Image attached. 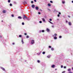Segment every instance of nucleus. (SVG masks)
<instances>
[{
    "label": "nucleus",
    "instance_id": "obj_1",
    "mask_svg": "<svg viewBox=\"0 0 73 73\" xmlns=\"http://www.w3.org/2000/svg\"><path fill=\"white\" fill-rule=\"evenodd\" d=\"M24 17H23V19H27V17L25 15H23Z\"/></svg>",
    "mask_w": 73,
    "mask_h": 73
},
{
    "label": "nucleus",
    "instance_id": "obj_2",
    "mask_svg": "<svg viewBox=\"0 0 73 73\" xmlns=\"http://www.w3.org/2000/svg\"><path fill=\"white\" fill-rule=\"evenodd\" d=\"M35 43V40H32L31 41V44H33Z\"/></svg>",
    "mask_w": 73,
    "mask_h": 73
},
{
    "label": "nucleus",
    "instance_id": "obj_3",
    "mask_svg": "<svg viewBox=\"0 0 73 73\" xmlns=\"http://www.w3.org/2000/svg\"><path fill=\"white\" fill-rule=\"evenodd\" d=\"M35 9H36V10H37V11L38 10L39 8H38V7H35Z\"/></svg>",
    "mask_w": 73,
    "mask_h": 73
},
{
    "label": "nucleus",
    "instance_id": "obj_4",
    "mask_svg": "<svg viewBox=\"0 0 73 73\" xmlns=\"http://www.w3.org/2000/svg\"><path fill=\"white\" fill-rule=\"evenodd\" d=\"M46 31H47L48 32H49L50 31V30H49V29L47 28L46 29Z\"/></svg>",
    "mask_w": 73,
    "mask_h": 73
},
{
    "label": "nucleus",
    "instance_id": "obj_5",
    "mask_svg": "<svg viewBox=\"0 0 73 73\" xmlns=\"http://www.w3.org/2000/svg\"><path fill=\"white\" fill-rule=\"evenodd\" d=\"M35 5H32V8H35Z\"/></svg>",
    "mask_w": 73,
    "mask_h": 73
},
{
    "label": "nucleus",
    "instance_id": "obj_6",
    "mask_svg": "<svg viewBox=\"0 0 73 73\" xmlns=\"http://www.w3.org/2000/svg\"><path fill=\"white\" fill-rule=\"evenodd\" d=\"M18 19H22V17H21L20 16L18 17Z\"/></svg>",
    "mask_w": 73,
    "mask_h": 73
},
{
    "label": "nucleus",
    "instance_id": "obj_7",
    "mask_svg": "<svg viewBox=\"0 0 73 73\" xmlns=\"http://www.w3.org/2000/svg\"><path fill=\"white\" fill-rule=\"evenodd\" d=\"M42 20L43 21H44V22H45V19H44V18L42 19Z\"/></svg>",
    "mask_w": 73,
    "mask_h": 73
},
{
    "label": "nucleus",
    "instance_id": "obj_8",
    "mask_svg": "<svg viewBox=\"0 0 73 73\" xmlns=\"http://www.w3.org/2000/svg\"><path fill=\"white\" fill-rule=\"evenodd\" d=\"M57 37L56 36H55L54 37V39L55 40H56V39H57Z\"/></svg>",
    "mask_w": 73,
    "mask_h": 73
},
{
    "label": "nucleus",
    "instance_id": "obj_9",
    "mask_svg": "<svg viewBox=\"0 0 73 73\" xmlns=\"http://www.w3.org/2000/svg\"><path fill=\"white\" fill-rule=\"evenodd\" d=\"M1 68L2 69V70H3L5 71V69H4V68L3 67H1Z\"/></svg>",
    "mask_w": 73,
    "mask_h": 73
},
{
    "label": "nucleus",
    "instance_id": "obj_10",
    "mask_svg": "<svg viewBox=\"0 0 73 73\" xmlns=\"http://www.w3.org/2000/svg\"><path fill=\"white\" fill-rule=\"evenodd\" d=\"M54 66H55L54 65H53L52 66V68H54Z\"/></svg>",
    "mask_w": 73,
    "mask_h": 73
},
{
    "label": "nucleus",
    "instance_id": "obj_11",
    "mask_svg": "<svg viewBox=\"0 0 73 73\" xmlns=\"http://www.w3.org/2000/svg\"><path fill=\"white\" fill-rule=\"evenodd\" d=\"M48 6H49V7H50V6H51V5H50V4H49V3H48Z\"/></svg>",
    "mask_w": 73,
    "mask_h": 73
},
{
    "label": "nucleus",
    "instance_id": "obj_12",
    "mask_svg": "<svg viewBox=\"0 0 73 73\" xmlns=\"http://www.w3.org/2000/svg\"><path fill=\"white\" fill-rule=\"evenodd\" d=\"M68 72H70V71L71 70L70 69H68Z\"/></svg>",
    "mask_w": 73,
    "mask_h": 73
},
{
    "label": "nucleus",
    "instance_id": "obj_13",
    "mask_svg": "<svg viewBox=\"0 0 73 73\" xmlns=\"http://www.w3.org/2000/svg\"><path fill=\"white\" fill-rule=\"evenodd\" d=\"M69 25H71V23H70V22H69Z\"/></svg>",
    "mask_w": 73,
    "mask_h": 73
},
{
    "label": "nucleus",
    "instance_id": "obj_14",
    "mask_svg": "<svg viewBox=\"0 0 73 73\" xmlns=\"http://www.w3.org/2000/svg\"><path fill=\"white\" fill-rule=\"evenodd\" d=\"M22 42L23 44H24V41H23V39H22Z\"/></svg>",
    "mask_w": 73,
    "mask_h": 73
},
{
    "label": "nucleus",
    "instance_id": "obj_15",
    "mask_svg": "<svg viewBox=\"0 0 73 73\" xmlns=\"http://www.w3.org/2000/svg\"><path fill=\"white\" fill-rule=\"evenodd\" d=\"M49 21V23H50L51 24H53V23H52V22H50V21Z\"/></svg>",
    "mask_w": 73,
    "mask_h": 73
},
{
    "label": "nucleus",
    "instance_id": "obj_16",
    "mask_svg": "<svg viewBox=\"0 0 73 73\" xmlns=\"http://www.w3.org/2000/svg\"><path fill=\"white\" fill-rule=\"evenodd\" d=\"M45 52H42V54H45Z\"/></svg>",
    "mask_w": 73,
    "mask_h": 73
},
{
    "label": "nucleus",
    "instance_id": "obj_17",
    "mask_svg": "<svg viewBox=\"0 0 73 73\" xmlns=\"http://www.w3.org/2000/svg\"><path fill=\"white\" fill-rule=\"evenodd\" d=\"M10 5L11 6V7H12V4L11 3H10Z\"/></svg>",
    "mask_w": 73,
    "mask_h": 73
},
{
    "label": "nucleus",
    "instance_id": "obj_18",
    "mask_svg": "<svg viewBox=\"0 0 73 73\" xmlns=\"http://www.w3.org/2000/svg\"><path fill=\"white\" fill-rule=\"evenodd\" d=\"M3 13H5V10H3Z\"/></svg>",
    "mask_w": 73,
    "mask_h": 73
},
{
    "label": "nucleus",
    "instance_id": "obj_19",
    "mask_svg": "<svg viewBox=\"0 0 73 73\" xmlns=\"http://www.w3.org/2000/svg\"><path fill=\"white\" fill-rule=\"evenodd\" d=\"M8 2L9 3H10V2H11V0H8Z\"/></svg>",
    "mask_w": 73,
    "mask_h": 73
},
{
    "label": "nucleus",
    "instance_id": "obj_20",
    "mask_svg": "<svg viewBox=\"0 0 73 73\" xmlns=\"http://www.w3.org/2000/svg\"><path fill=\"white\" fill-rule=\"evenodd\" d=\"M61 68H63V65H61Z\"/></svg>",
    "mask_w": 73,
    "mask_h": 73
},
{
    "label": "nucleus",
    "instance_id": "obj_21",
    "mask_svg": "<svg viewBox=\"0 0 73 73\" xmlns=\"http://www.w3.org/2000/svg\"><path fill=\"white\" fill-rule=\"evenodd\" d=\"M26 19H27V20H29V18H28L27 17V18H26Z\"/></svg>",
    "mask_w": 73,
    "mask_h": 73
},
{
    "label": "nucleus",
    "instance_id": "obj_22",
    "mask_svg": "<svg viewBox=\"0 0 73 73\" xmlns=\"http://www.w3.org/2000/svg\"><path fill=\"white\" fill-rule=\"evenodd\" d=\"M22 25H24V23L23 22L22 23Z\"/></svg>",
    "mask_w": 73,
    "mask_h": 73
},
{
    "label": "nucleus",
    "instance_id": "obj_23",
    "mask_svg": "<svg viewBox=\"0 0 73 73\" xmlns=\"http://www.w3.org/2000/svg\"><path fill=\"white\" fill-rule=\"evenodd\" d=\"M21 36H22V35H19V37H21Z\"/></svg>",
    "mask_w": 73,
    "mask_h": 73
},
{
    "label": "nucleus",
    "instance_id": "obj_24",
    "mask_svg": "<svg viewBox=\"0 0 73 73\" xmlns=\"http://www.w3.org/2000/svg\"><path fill=\"white\" fill-rule=\"evenodd\" d=\"M57 34H55L54 35L55 36H57Z\"/></svg>",
    "mask_w": 73,
    "mask_h": 73
},
{
    "label": "nucleus",
    "instance_id": "obj_25",
    "mask_svg": "<svg viewBox=\"0 0 73 73\" xmlns=\"http://www.w3.org/2000/svg\"><path fill=\"white\" fill-rule=\"evenodd\" d=\"M62 3L63 4H64V3H65V1H62Z\"/></svg>",
    "mask_w": 73,
    "mask_h": 73
},
{
    "label": "nucleus",
    "instance_id": "obj_26",
    "mask_svg": "<svg viewBox=\"0 0 73 73\" xmlns=\"http://www.w3.org/2000/svg\"><path fill=\"white\" fill-rule=\"evenodd\" d=\"M49 48H51V46H49Z\"/></svg>",
    "mask_w": 73,
    "mask_h": 73
},
{
    "label": "nucleus",
    "instance_id": "obj_27",
    "mask_svg": "<svg viewBox=\"0 0 73 73\" xmlns=\"http://www.w3.org/2000/svg\"><path fill=\"white\" fill-rule=\"evenodd\" d=\"M50 3H53V1H50Z\"/></svg>",
    "mask_w": 73,
    "mask_h": 73
},
{
    "label": "nucleus",
    "instance_id": "obj_28",
    "mask_svg": "<svg viewBox=\"0 0 73 73\" xmlns=\"http://www.w3.org/2000/svg\"><path fill=\"white\" fill-rule=\"evenodd\" d=\"M62 36H59V38H62Z\"/></svg>",
    "mask_w": 73,
    "mask_h": 73
},
{
    "label": "nucleus",
    "instance_id": "obj_29",
    "mask_svg": "<svg viewBox=\"0 0 73 73\" xmlns=\"http://www.w3.org/2000/svg\"><path fill=\"white\" fill-rule=\"evenodd\" d=\"M65 73V71H63V72H62V73Z\"/></svg>",
    "mask_w": 73,
    "mask_h": 73
},
{
    "label": "nucleus",
    "instance_id": "obj_30",
    "mask_svg": "<svg viewBox=\"0 0 73 73\" xmlns=\"http://www.w3.org/2000/svg\"><path fill=\"white\" fill-rule=\"evenodd\" d=\"M64 69H66V66H64Z\"/></svg>",
    "mask_w": 73,
    "mask_h": 73
},
{
    "label": "nucleus",
    "instance_id": "obj_31",
    "mask_svg": "<svg viewBox=\"0 0 73 73\" xmlns=\"http://www.w3.org/2000/svg\"><path fill=\"white\" fill-rule=\"evenodd\" d=\"M40 11H41V12L42 11V10L41 9H40Z\"/></svg>",
    "mask_w": 73,
    "mask_h": 73
},
{
    "label": "nucleus",
    "instance_id": "obj_32",
    "mask_svg": "<svg viewBox=\"0 0 73 73\" xmlns=\"http://www.w3.org/2000/svg\"><path fill=\"white\" fill-rule=\"evenodd\" d=\"M39 23H42V21H39Z\"/></svg>",
    "mask_w": 73,
    "mask_h": 73
},
{
    "label": "nucleus",
    "instance_id": "obj_33",
    "mask_svg": "<svg viewBox=\"0 0 73 73\" xmlns=\"http://www.w3.org/2000/svg\"><path fill=\"white\" fill-rule=\"evenodd\" d=\"M42 32H45V31H44V30H43L42 31Z\"/></svg>",
    "mask_w": 73,
    "mask_h": 73
},
{
    "label": "nucleus",
    "instance_id": "obj_34",
    "mask_svg": "<svg viewBox=\"0 0 73 73\" xmlns=\"http://www.w3.org/2000/svg\"><path fill=\"white\" fill-rule=\"evenodd\" d=\"M47 57H48V58H50V56H48Z\"/></svg>",
    "mask_w": 73,
    "mask_h": 73
},
{
    "label": "nucleus",
    "instance_id": "obj_35",
    "mask_svg": "<svg viewBox=\"0 0 73 73\" xmlns=\"http://www.w3.org/2000/svg\"><path fill=\"white\" fill-rule=\"evenodd\" d=\"M38 14H39V15H40L41 14V13H40V12H38Z\"/></svg>",
    "mask_w": 73,
    "mask_h": 73
},
{
    "label": "nucleus",
    "instance_id": "obj_36",
    "mask_svg": "<svg viewBox=\"0 0 73 73\" xmlns=\"http://www.w3.org/2000/svg\"><path fill=\"white\" fill-rule=\"evenodd\" d=\"M50 21H52V19H50Z\"/></svg>",
    "mask_w": 73,
    "mask_h": 73
},
{
    "label": "nucleus",
    "instance_id": "obj_37",
    "mask_svg": "<svg viewBox=\"0 0 73 73\" xmlns=\"http://www.w3.org/2000/svg\"><path fill=\"white\" fill-rule=\"evenodd\" d=\"M31 3H32V4H33V1H31Z\"/></svg>",
    "mask_w": 73,
    "mask_h": 73
},
{
    "label": "nucleus",
    "instance_id": "obj_38",
    "mask_svg": "<svg viewBox=\"0 0 73 73\" xmlns=\"http://www.w3.org/2000/svg\"><path fill=\"white\" fill-rule=\"evenodd\" d=\"M52 50H53V48H51Z\"/></svg>",
    "mask_w": 73,
    "mask_h": 73
},
{
    "label": "nucleus",
    "instance_id": "obj_39",
    "mask_svg": "<svg viewBox=\"0 0 73 73\" xmlns=\"http://www.w3.org/2000/svg\"><path fill=\"white\" fill-rule=\"evenodd\" d=\"M58 17H60V15L59 14L58 15Z\"/></svg>",
    "mask_w": 73,
    "mask_h": 73
},
{
    "label": "nucleus",
    "instance_id": "obj_40",
    "mask_svg": "<svg viewBox=\"0 0 73 73\" xmlns=\"http://www.w3.org/2000/svg\"><path fill=\"white\" fill-rule=\"evenodd\" d=\"M12 17H14V15H12Z\"/></svg>",
    "mask_w": 73,
    "mask_h": 73
},
{
    "label": "nucleus",
    "instance_id": "obj_41",
    "mask_svg": "<svg viewBox=\"0 0 73 73\" xmlns=\"http://www.w3.org/2000/svg\"><path fill=\"white\" fill-rule=\"evenodd\" d=\"M37 62H38V63L40 62V60H38Z\"/></svg>",
    "mask_w": 73,
    "mask_h": 73
},
{
    "label": "nucleus",
    "instance_id": "obj_42",
    "mask_svg": "<svg viewBox=\"0 0 73 73\" xmlns=\"http://www.w3.org/2000/svg\"><path fill=\"white\" fill-rule=\"evenodd\" d=\"M29 37V36H27V38H28Z\"/></svg>",
    "mask_w": 73,
    "mask_h": 73
},
{
    "label": "nucleus",
    "instance_id": "obj_43",
    "mask_svg": "<svg viewBox=\"0 0 73 73\" xmlns=\"http://www.w3.org/2000/svg\"><path fill=\"white\" fill-rule=\"evenodd\" d=\"M68 17H69V18H70V16H69V15L68 16Z\"/></svg>",
    "mask_w": 73,
    "mask_h": 73
},
{
    "label": "nucleus",
    "instance_id": "obj_44",
    "mask_svg": "<svg viewBox=\"0 0 73 73\" xmlns=\"http://www.w3.org/2000/svg\"><path fill=\"white\" fill-rule=\"evenodd\" d=\"M52 28H54V26L53 25L52 26Z\"/></svg>",
    "mask_w": 73,
    "mask_h": 73
},
{
    "label": "nucleus",
    "instance_id": "obj_45",
    "mask_svg": "<svg viewBox=\"0 0 73 73\" xmlns=\"http://www.w3.org/2000/svg\"><path fill=\"white\" fill-rule=\"evenodd\" d=\"M34 1H35V2H36V1H37L36 0H34Z\"/></svg>",
    "mask_w": 73,
    "mask_h": 73
},
{
    "label": "nucleus",
    "instance_id": "obj_46",
    "mask_svg": "<svg viewBox=\"0 0 73 73\" xmlns=\"http://www.w3.org/2000/svg\"><path fill=\"white\" fill-rule=\"evenodd\" d=\"M59 15H61V13L59 12Z\"/></svg>",
    "mask_w": 73,
    "mask_h": 73
},
{
    "label": "nucleus",
    "instance_id": "obj_47",
    "mask_svg": "<svg viewBox=\"0 0 73 73\" xmlns=\"http://www.w3.org/2000/svg\"><path fill=\"white\" fill-rule=\"evenodd\" d=\"M25 35H27V33H25L24 34Z\"/></svg>",
    "mask_w": 73,
    "mask_h": 73
},
{
    "label": "nucleus",
    "instance_id": "obj_48",
    "mask_svg": "<svg viewBox=\"0 0 73 73\" xmlns=\"http://www.w3.org/2000/svg\"><path fill=\"white\" fill-rule=\"evenodd\" d=\"M0 37L1 38L2 37V36H0Z\"/></svg>",
    "mask_w": 73,
    "mask_h": 73
},
{
    "label": "nucleus",
    "instance_id": "obj_49",
    "mask_svg": "<svg viewBox=\"0 0 73 73\" xmlns=\"http://www.w3.org/2000/svg\"><path fill=\"white\" fill-rule=\"evenodd\" d=\"M68 73H72V72H69Z\"/></svg>",
    "mask_w": 73,
    "mask_h": 73
},
{
    "label": "nucleus",
    "instance_id": "obj_50",
    "mask_svg": "<svg viewBox=\"0 0 73 73\" xmlns=\"http://www.w3.org/2000/svg\"><path fill=\"white\" fill-rule=\"evenodd\" d=\"M13 45H14L15 44V43H13Z\"/></svg>",
    "mask_w": 73,
    "mask_h": 73
},
{
    "label": "nucleus",
    "instance_id": "obj_51",
    "mask_svg": "<svg viewBox=\"0 0 73 73\" xmlns=\"http://www.w3.org/2000/svg\"><path fill=\"white\" fill-rule=\"evenodd\" d=\"M66 23H68V21H66Z\"/></svg>",
    "mask_w": 73,
    "mask_h": 73
},
{
    "label": "nucleus",
    "instance_id": "obj_52",
    "mask_svg": "<svg viewBox=\"0 0 73 73\" xmlns=\"http://www.w3.org/2000/svg\"><path fill=\"white\" fill-rule=\"evenodd\" d=\"M72 3H73V1H72Z\"/></svg>",
    "mask_w": 73,
    "mask_h": 73
},
{
    "label": "nucleus",
    "instance_id": "obj_53",
    "mask_svg": "<svg viewBox=\"0 0 73 73\" xmlns=\"http://www.w3.org/2000/svg\"><path fill=\"white\" fill-rule=\"evenodd\" d=\"M2 22H3V21H2Z\"/></svg>",
    "mask_w": 73,
    "mask_h": 73
},
{
    "label": "nucleus",
    "instance_id": "obj_54",
    "mask_svg": "<svg viewBox=\"0 0 73 73\" xmlns=\"http://www.w3.org/2000/svg\"><path fill=\"white\" fill-rule=\"evenodd\" d=\"M53 37H54V35H53Z\"/></svg>",
    "mask_w": 73,
    "mask_h": 73
},
{
    "label": "nucleus",
    "instance_id": "obj_55",
    "mask_svg": "<svg viewBox=\"0 0 73 73\" xmlns=\"http://www.w3.org/2000/svg\"><path fill=\"white\" fill-rule=\"evenodd\" d=\"M55 70H57V69H55Z\"/></svg>",
    "mask_w": 73,
    "mask_h": 73
},
{
    "label": "nucleus",
    "instance_id": "obj_56",
    "mask_svg": "<svg viewBox=\"0 0 73 73\" xmlns=\"http://www.w3.org/2000/svg\"><path fill=\"white\" fill-rule=\"evenodd\" d=\"M72 69L73 70V67L72 68Z\"/></svg>",
    "mask_w": 73,
    "mask_h": 73
}]
</instances>
